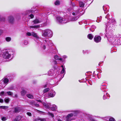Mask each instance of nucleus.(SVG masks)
Returning <instances> with one entry per match:
<instances>
[{
    "mask_svg": "<svg viewBox=\"0 0 121 121\" xmlns=\"http://www.w3.org/2000/svg\"><path fill=\"white\" fill-rule=\"evenodd\" d=\"M110 21L108 22L107 24V25H106V29L105 30V31L106 32V34H107V35H110L112 34L113 32V30L112 29V26L113 24L111 22V23H110Z\"/></svg>",
    "mask_w": 121,
    "mask_h": 121,
    "instance_id": "1",
    "label": "nucleus"
},
{
    "mask_svg": "<svg viewBox=\"0 0 121 121\" xmlns=\"http://www.w3.org/2000/svg\"><path fill=\"white\" fill-rule=\"evenodd\" d=\"M42 35L45 37H51L52 36V32L49 30H45L43 31Z\"/></svg>",
    "mask_w": 121,
    "mask_h": 121,
    "instance_id": "2",
    "label": "nucleus"
},
{
    "mask_svg": "<svg viewBox=\"0 0 121 121\" xmlns=\"http://www.w3.org/2000/svg\"><path fill=\"white\" fill-rule=\"evenodd\" d=\"M43 105L46 108L50 109L52 111H54L56 110V106L55 105H51L50 104H46L45 103H43Z\"/></svg>",
    "mask_w": 121,
    "mask_h": 121,
    "instance_id": "3",
    "label": "nucleus"
},
{
    "mask_svg": "<svg viewBox=\"0 0 121 121\" xmlns=\"http://www.w3.org/2000/svg\"><path fill=\"white\" fill-rule=\"evenodd\" d=\"M3 57L5 59H9L11 56L10 52H9L8 50H4L2 52Z\"/></svg>",
    "mask_w": 121,
    "mask_h": 121,
    "instance_id": "4",
    "label": "nucleus"
},
{
    "mask_svg": "<svg viewBox=\"0 0 121 121\" xmlns=\"http://www.w3.org/2000/svg\"><path fill=\"white\" fill-rule=\"evenodd\" d=\"M78 112L77 111H75L73 112V113H71L68 114L67 116L66 117V121H71V117L73 115H75Z\"/></svg>",
    "mask_w": 121,
    "mask_h": 121,
    "instance_id": "5",
    "label": "nucleus"
},
{
    "mask_svg": "<svg viewBox=\"0 0 121 121\" xmlns=\"http://www.w3.org/2000/svg\"><path fill=\"white\" fill-rule=\"evenodd\" d=\"M57 21L59 23H65L67 22L64 19L62 18L60 16H57L56 18Z\"/></svg>",
    "mask_w": 121,
    "mask_h": 121,
    "instance_id": "6",
    "label": "nucleus"
},
{
    "mask_svg": "<svg viewBox=\"0 0 121 121\" xmlns=\"http://www.w3.org/2000/svg\"><path fill=\"white\" fill-rule=\"evenodd\" d=\"M101 39V37L99 36H95L94 38L95 41L96 43L100 42Z\"/></svg>",
    "mask_w": 121,
    "mask_h": 121,
    "instance_id": "7",
    "label": "nucleus"
},
{
    "mask_svg": "<svg viewBox=\"0 0 121 121\" xmlns=\"http://www.w3.org/2000/svg\"><path fill=\"white\" fill-rule=\"evenodd\" d=\"M109 41L110 40L111 42L112 43H114L115 41L117 40V38L115 36H114L113 37H110L109 39Z\"/></svg>",
    "mask_w": 121,
    "mask_h": 121,
    "instance_id": "8",
    "label": "nucleus"
},
{
    "mask_svg": "<svg viewBox=\"0 0 121 121\" xmlns=\"http://www.w3.org/2000/svg\"><path fill=\"white\" fill-rule=\"evenodd\" d=\"M55 91L53 90L50 91L49 93L48 94V96L51 97H53L55 95Z\"/></svg>",
    "mask_w": 121,
    "mask_h": 121,
    "instance_id": "9",
    "label": "nucleus"
},
{
    "mask_svg": "<svg viewBox=\"0 0 121 121\" xmlns=\"http://www.w3.org/2000/svg\"><path fill=\"white\" fill-rule=\"evenodd\" d=\"M44 42L45 44L46 43L48 46H50L51 44L52 41L48 39H47L45 40Z\"/></svg>",
    "mask_w": 121,
    "mask_h": 121,
    "instance_id": "10",
    "label": "nucleus"
},
{
    "mask_svg": "<svg viewBox=\"0 0 121 121\" xmlns=\"http://www.w3.org/2000/svg\"><path fill=\"white\" fill-rule=\"evenodd\" d=\"M8 20L10 23H13L14 22V18L13 16H10L8 18Z\"/></svg>",
    "mask_w": 121,
    "mask_h": 121,
    "instance_id": "11",
    "label": "nucleus"
},
{
    "mask_svg": "<svg viewBox=\"0 0 121 121\" xmlns=\"http://www.w3.org/2000/svg\"><path fill=\"white\" fill-rule=\"evenodd\" d=\"M2 81H3V86L4 84V85L5 84H6L9 81V80L8 79L6 78H5L4 79H3ZM3 87H2L1 88H3Z\"/></svg>",
    "mask_w": 121,
    "mask_h": 121,
    "instance_id": "12",
    "label": "nucleus"
},
{
    "mask_svg": "<svg viewBox=\"0 0 121 121\" xmlns=\"http://www.w3.org/2000/svg\"><path fill=\"white\" fill-rule=\"evenodd\" d=\"M32 35L36 39H38L39 38V37L38 36L37 34L35 32H32Z\"/></svg>",
    "mask_w": 121,
    "mask_h": 121,
    "instance_id": "13",
    "label": "nucleus"
},
{
    "mask_svg": "<svg viewBox=\"0 0 121 121\" xmlns=\"http://www.w3.org/2000/svg\"><path fill=\"white\" fill-rule=\"evenodd\" d=\"M22 117L21 116H17L16 118L14 120V121H19L21 119Z\"/></svg>",
    "mask_w": 121,
    "mask_h": 121,
    "instance_id": "14",
    "label": "nucleus"
},
{
    "mask_svg": "<svg viewBox=\"0 0 121 121\" xmlns=\"http://www.w3.org/2000/svg\"><path fill=\"white\" fill-rule=\"evenodd\" d=\"M106 86L104 85H102L101 86V88L103 91H106Z\"/></svg>",
    "mask_w": 121,
    "mask_h": 121,
    "instance_id": "15",
    "label": "nucleus"
},
{
    "mask_svg": "<svg viewBox=\"0 0 121 121\" xmlns=\"http://www.w3.org/2000/svg\"><path fill=\"white\" fill-rule=\"evenodd\" d=\"M79 18V17L78 16L74 17H72L71 19V21H75L77 20Z\"/></svg>",
    "mask_w": 121,
    "mask_h": 121,
    "instance_id": "16",
    "label": "nucleus"
},
{
    "mask_svg": "<svg viewBox=\"0 0 121 121\" xmlns=\"http://www.w3.org/2000/svg\"><path fill=\"white\" fill-rule=\"evenodd\" d=\"M54 58L56 60H59L61 61H62V59L59 57L57 55L55 56L54 57Z\"/></svg>",
    "mask_w": 121,
    "mask_h": 121,
    "instance_id": "17",
    "label": "nucleus"
},
{
    "mask_svg": "<svg viewBox=\"0 0 121 121\" xmlns=\"http://www.w3.org/2000/svg\"><path fill=\"white\" fill-rule=\"evenodd\" d=\"M96 28V26L94 25L92 26L91 28L90 29L91 31L92 32H93L95 30V29Z\"/></svg>",
    "mask_w": 121,
    "mask_h": 121,
    "instance_id": "18",
    "label": "nucleus"
},
{
    "mask_svg": "<svg viewBox=\"0 0 121 121\" xmlns=\"http://www.w3.org/2000/svg\"><path fill=\"white\" fill-rule=\"evenodd\" d=\"M94 37V36L91 34H89L87 35V37L88 38L90 39H92Z\"/></svg>",
    "mask_w": 121,
    "mask_h": 121,
    "instance_id": "19",
    "label": "nucleus"
},
{
    "mask_svg": "<svg viewBox=\"0 0 121 121\" xmlns=\"http://www.w3.org/2000/svg\"><path fill=\"white\" fill-rule=\"evenodd\" d=\"M34 24H36L40 23V22L38 19H36L33 21Z\"/></svg>",
    "mask_w": 121,
    "mask_h": 121,
    "instance_id": "20",
    "label": "nucleus"
},
{
    "mask_svg": "<svg viewBox=\"0 0 121 121\" xmlns=\"http://www.w3.org/2000/svg\"><path fill=\"white\" fill-rule=\"evenodd\" d=\"M79 5L80 7H83L84 5V3L80 1L79 2Z\"/></svg>",
    "mask_w": 121,
    "mask_h": 121,
    "instance_id": "21",
    "label": "nucleus"
},
{
    "mask_svg": "<svg viewBox=\"0 0 121 121\" xmlns=\"http://www.w3.org/2000/svg\"><path fill=\"white\" fill-rule=\"evenodd\" d=\"M4 101L6 103H8L10 101V99L9 98H5L4 99Z\"/></svg>",
    "mask_w": 121,
    "mask_h": 121,
    "instance_id": "22",
    "label": "nucleus"
},
{
    "mask_svg": "<svg viewBox=\"0 0 121 121\" xmlns=\"http://www.w3.org/2000/svg\"><path fill=\"white\" fill-rule=\"evenodd\" d=\"M9 107L7 106H0V108H2L5 110L8 108Z\"/></svg>",
    "mask_w": 121,
    "mask_h": 121,
    "instance_id": "23",
    "label": "nucleus"
},
{
    "mask_svg": "<svg viewBox=\"0 0 121 121\" xmlns=\"http://www.w3.org/2000/svg\"><path fill=\"white\" fill-rule=\"evenodd\" d=\"M26 93V91L24 90H22L21 92V95L22 96L25 95Z\"/></svg>",
    "mask_w": 121,
    "mask_h": 121,
    "instance_id": "24",
    "label": "nucleus"
},
{
    "mask_svg": "<svg viewBox=\"0 0 121 121\" xmlns=\"http://www.w3.org/2000/svg\"><path fill=\"white\" fill-rule=\"evenodd\" d=\"M19 111V108L16 107L15 108L14 112L15 113H17Z\"/></svg>",
    "mask_w": 121,
    "mask_h": 121,
    "instance_id": "25",
    "label": "nucleus"
},
{
    "mask_svg": "<svg viewBox=\"0 0 121 121\" xmlns=\"http://www.w3.org/2000/svg\"><path fill=\"white\" fill-rule=\"evenodd\" d=\"M48 73L49 75H53V71L49 70L48 72Z\"/></svg>",
    "mask_w": 121,
    "mask_h": 121,
    "instance_id": "26",
    "label": "nucleus"
},
{
    "mask_svg": "<svg viewBox=\"0 0 121 121\" xmlns=\"http://www.w3.org/2000/svg\"><path fill=\"white\" fill-rule=\"evenodd\" d=\"M47 114L49 115L52 117H54V115L53 114L50 112H48L47 113Z\"/></svg>",
    "mask_w": 121,
    "mask_h": 121,
    "instance_id": "27",
    "label": "nucleus"
},
{
    "mask_svg": "<svg viewBox=\"0 0 121 121\" xmlns=\"http://www.w3.org/2000/svg\"><path fill=\"white\" fill-rule=\"evenodd\" d=\"M40 27V26L39 25H38L36 26H30V28H37L38 27Z\"/></svg>",
    "mask_w": 121,
    "mask_h": 121,
    "instance_id": "28",
    "label": "nucleus"
},
{
    "mask_svg": "<svg viewBox=\"0 0 121 121\" xmlns=\"http://www.w3.org/2000/svg\"><path fill=\"white\" fill-rule=\"evenodd\" d=\"M27 97L29 98L32 99L33 98V96L32 95L30 94H28L27 95Z\"/></svg>",
    "mask_w": 121,
    "mask_h": 121,
    "instance_id": "29",
    "label": "nucleus"
},
{
    "mask_svg": "<svg viewBox=\"0 0 121 121\" xmlns=\"http://www.w3.org/2000/svg\"><path fill=\"white\" fill-rule=\"evenodd\" d=\"M109 95L106 93V95H104L103 96V98L104 99H107V96H109Z\"/></svg>",
    "mask_w": 121,
    "mask_h": 121,
    "instance_id": "30",
    "label": "nucleus"
},
{
    "mask_svg": "<svg viewBox=\"0 0 121 121\" xmlns=\"http://www.w3.org/2000/svg\"><path fill=\"white\" fill-rule=\"evenodd\" d=\"M61 67L62 68V70L61 71V73H65V69L64 68L63 66V65H62L61 66Z\"/></svg>",
    "mask_w": 121,
    "mask_h": 121,
    "instance_id": "31",
    "label": "nucleus"
},
{
    "mask_svg": "<svg viewBox=\"0 0 121 121\" xmlns=\"http://www.w3.org/2000/svg\"><path fill=\"white\" fill-rule=\"evenodd\" d=\"M78 11L79 10H77V12H76L75 13L74 12H73L72 13V14L73 15H78L79 13V12Z\"/></svg>",
    "mask_w": 121,
    "mask_h": 121,
    "instance_id": "32",
    "label": "nucleus"
},
{
    "mask_svg": "<svg viewBox=\"0 0 121 121\" xmlns=\"http://www.w3.org/2000/svg\"><path fill=\"white\" fill-rule=\"evenodd\" d=\"M7 42H9L11 40V38L10 37H7L5 38Z\"/></svg>",
    "mask_w": 121,
    "mask_h": 121,
    "instance_id": "33",
    "label": "nucleus"
},
{
    "mask_svg": "<svg viewBox=\"0 0 121 121\" xmlns=\"http://www.w3.org/2000/svg\"><path fill=\"white\" fill-rule=\"evenodd\" d=\"M8 95H12L13 94V93L11 91H8L7 92Z\"/></svg>",
    "mask_w": 121,
    "mask_h": 121,
    "instance_id": "34",
    "label": "nucleus"
},
{
    "mask_svg": "<svg viewBox=\"0 0 121 121\" xmlns=\"http://www.w3.org/2000/svg\"><path fill=\"white\" fill-rule=\"evenodd\" d=\"M50 90L49 88H47L45 89L44 90V93Z\"/></svg>",
    "mask_w": 121,
    "mask_h": 121,
    "instance_id": "35",
    "label": "nucleus"
},
{
    "mask_svg": "<svg viewBox=\"0 0 121 121\" xmlns=\"http://www.w3.org/2000/svg\"><path fill=\"white\" fill-rule=\"evenodd\" d=\"M60 2L58 0H56L55 3V5H57L59 4Z\"/></svg>",
    "mask_w": 121,
    "mask_h": 121,
    "instance_id": "36",
    "label": "nucleus"
},
{
    "mask_svg": "<svg viewBox=\"0 0 121 121\" xmlns=\"http://www.w3.org/2000/svg\"><path fill=\"white\" fill-rule=\"evenodd\" d=\"M7 119V117H2L1 118V120L2 121H5Z\"/></svg>",
    "mask_w": 121,
    "mask_h": 121,
    "instance_id": "37",
    "label": "nucleus"
},
{
    "mask_svg": "<svg viewBox=\"0 0 121 121\" xmlns=\"http://www.w3.org/2000/svg\"><path fill=\"white\" fill-rule=\"evenodd\" d=\"M38 120L41 121H46V119L45 118H39L38 119Z\"/></svg>",
    "mask_w": 121,
    "mask_h": 121,
    "instance_id": "38",
    "label": "nucleus"
},
{
    "mask_svg": "<svg viewBox=\"0 0 121 121\" xmlns=\"http://www.w3.org/2000/svg\"><path fill=\"white\" fill-rule=\"evenodd\" d=\"M37 112L41 114H45V112L38 110H37Z\"/></svg>",
    "mask_w": 121,
    "mask_h": 121,
    "instance_id": "39",
    "label": "nucleus"
},
{
    "mask_svg": "<svg viewBox=\"0 0 121 121\" xmlns=\"http://www.w3.org/2000/svg\"><path fill=\"white\" fill-rule=\"evenodd\" d=\"M26 35H27L28 36H30L32 35V32L31 33H30L29 32H27L26 34Z\"/></svg>",
    "mask_w": 121,
    "mask_h": 121,
    "instance_id": "40",
    "label": "nucleus"
},
{
    "mask_svg": "<svg viewBox=\"0 0 121 121\" xmlns=\"http://www.w3.org/2000/svg\"><path fill=\"white\" fill-rule=\"evenodd\" d=\"M115 119L112 117L110 118L109 119V121H115Z\"/></svg>",
    "mask_w": 121,
    "mask_h": 121,
    "instance_id": "41",
    "label": "nucleus"
},
{
    "mask_svg": "<svg viewBox=\"0 0 121 121\" xmlns=\"http://www.w3.org/2000/svg\"><path fill=\"white\" fill-rule=\"evenodd\" d=\"M24 44L25 45H26L28 44V42L26 40H25L24 41Z\"/></svg>",
    "mask_w": 121,
    "mask_h": 121,
    "instance_id": "42",
    "label": "nucleus"
},
{
    "mask_svg": "<svg viewBox=\"0 0 121 121\" xmlns=\"http://www.w3.org/2000/svg\"><path fill=\"white\" fill-rule=\"evenodd\" d=\"M110 16V15L108 14L107 15L105 16L106 18H107L108 19V18Z\"/></svg>",
    "mask_w": 121,
    "mask_h": 121,
    "instance_id": "43",
    "label": "nucleus"
},
{
    "mask_svg": "<svg viewBox=\"0 0 121 121\" xmlns=\"http://www.w3.org/2000/svg\"><path fill=\"white\" fill-rule=\"evenodd\" d=\"M27 114L29 116H31L32 115L31 113L30 112H27Z\"/></svg>",
    "mask_w": 121,
    "mask_h": 121,
    "instance_id": "44",
    "label": "nucleus"
},
{
    "mask_svg": "<svg viewBox=\"0 0 121 121\" xmlns=\"http://www.w3.org/2000/svg\"><path fill=\"white\" fill-rule=\"evenodd\" d=\"M3 33V31L2 30H0V35Z\"/></svg>",
    "mask_w": 121,
    "mask_h": 121,
    "instance_id": "45",
    "label": "nucleus"
},
{
    "mask_svg": "<svg viewBox=\"0 0 121 121\" xmlns=\"http://www.w3.org/2000/svg\"><path fill=\"white\" fill-rule=\"evenodd\" d=\"M30 16L31 18H32L34 17V16L33 14H31L30 15Z\"/></svg>",
    "mask_w": 121,
    "mask_h": 121,
    "instance_id": "46",
    "label": "nucleus"
},
{
    "mask_svg": "<svg viewBox=\"0 0 121 121\" xmlns=\"http://www.w3.org/2000/svg\"><path fill=\"white\" fill-rule=\"evenodd\" d=\"M4 91H2L1 92L0 94V95L1 96H2L4 94Z\"/></svg>",
    "mask_w": 121,
    "mask_h": 121,
    "instance_id": "47",
    "label": "nucleus"
},
{
    "mask_svg": "<svg viewBox=\"0 0 121 121\" xmlns=\"http://www.w3.org/2000/svg\"><path fill=\"white\" fill-rule=\"evenodd\" d=\"M5 20V19L4 18H3L1 19V17H0V21H4Z\"/></svg>",
    "mask_w": 121,
    "mask_h": 121,
    "instance_id": "48",
    "label": "nucleus"
},
{
    "mask_svg": "<svg viewBox=\"0 0 121 121\" xmlns=\"http://www.w3.org/2000/svg\"><path fill=\"white\" fill-rule=\"evenodd\" d=\"M4 102L3 100L1 99H0V102L1 103H3Z\"/></svg>",
    "mask_w": 121,
    "mask_h": 121,
    "instance_id": "49",
    "label": "nucleus"
},
{
    "mask_svg": "<svg viewBox=\"0 0 121 121\" xmlns=\"http://www.w3.org/2000/svg\"><path fill=\"white\" fill-rule=\"evenodd\" d=\"M35 106L38 107L39 106V104H35Z\"/></svg>",
    "mask_w": 121,
    "mask_h": 121,
    "instance_id": "50",
    "label": "nucleus"
},
{
    "mask_svg": "<svg viewBox=\"0 0 121 121\" xmlns=\"http://www.w3.org/2000/svg\"><path fill=\"white\" fill-rule=\"evenodd\" d=\"M103 10L104 11H105V10H106V9L105 8V7L103 6Z\"/></svg>",
    "mask_w": 121,
    "mask_h": 121,
    "instance_id": "51",
    "label": "nucleus"
},
{
    "mask_svg": "<svg viewBox=\"0 0 121 121\" xmlns=\"http://www.w3.org/2000/svg\"><path fill=\"white\" fill-rule=\"evenodd\" d=\"M54 62L55 64H57V62L55 60L54 61Z\"/></svg>",
    "mask_w": 121,
    "mask_h": 121,
    "instance_id": "52",
    "label": "nucleus"
},
{
    "mask_svg": "<svg viewBox=\"0 0 121 121\" xmlns=\"http://www.w3.org/2000/svg\"><path fill=\"white\" fill-rule=\"evenodd\" d=\"M36 100L38 101V102H40V103H42V101L40 100Z\"/></svg>",
    "mask_w": 121,
    "mask_h": 121,
    "instance_id": "53",
    "label": "nucleus"
},
{
    "mask_svg": "<svg viewBox=\"0 0 121 121\" xmlns=\"http://www.w3.org/2000/svg\"><path fill=\"white\" fill-rule=\"evenodd\" d=\"M46 48V46L45 45H44L43 46V48L44 49H45Z\"/></svg>",
    "mask_w": 121,
    "mask_h": 121,
    "instance_id": "54",
    "label": "nucleus"
},
{
    "mask_svg": "<svg viewBox=\"0 0 121 121\" xmlns=\"http://www.w3.org/2000/svg\"><path fill=\"white\" fill-rule=\"evenodd\" d=\"M102 17H100V20H101Z\"/></svg>",
    "mask_w": 121,
    "mask_h": 121,
    "instance_id": "55",
    "label": "nucleus"
},
{
    "mask_svg": "<svg viewBox=\"0 0 121 121\" xmlns=\"http://www.w3.org/2000/svg\"><path fill=\"white\" fill-rule=\"evenodd\" d=\"M67 57V56H63V57L64 58H66Z\"/></svg>",
    "mask_w": 121,
    "mask_h": 121,
    "instance_id": "56",
    "label": "nucleus"
},
{
    "mask_svg": "<svg viewBox=\"0 0 121 121\" xmlns=\"http://www.w3.org/2000/svg\"><path fill=\"white\" fill-rule=\"evenodd\" d=\"M91 121H95V120L93 119H92L91 120Z\"/></svg>",
    "mask_w": 121,
    "mask_h": 121,
    "instance_id": "57",
    "label": "nucleus"
},
{
    "mask_svg": "<svg viewBox=\"0 0 121 121\" xmlns=\"http://www.w3.org/2000/svg\"><path fill=\"white\" fill-rule=\"evenodd\" d=\"M58 121H62V120H60V119H58Z\"/></svg>",
    "mask_w": 121,
    "mask_h": 121,
    "instance_id": "58",
    "label": "nucleus"
},
{
    "mask_svg": "<svg viewBox=\"0 0 121 121\" xmlns=\"http://www.w3.org/2000/svg\"><path fill=\"white\" fill-rule=\"evenodd\" d=\"M29 12V11H27L26 12V13H28V12Z\"/></svg>",
    "mask_w": 121,
    "mask_h": 121,
    "instance_id": "59",
    "label": "nucleus"
},
{
    "mask_svg": "<svg viewBox=\"0 0 121 121\" xmlns=\"http://www.w3.org/2000/svg\"><path fill=\"white\" fill-rule=\"evenodd\" d=\"M15 96L16 97H17V95L16 94L15 95Z\"/></svg>",
    "mask_w": 121,
    "mask_h": 121,
    "instance_id": "60",
    "label": "nucleus"
},
{
    "mask_svg": "<svg viewBox=\"0 0 121 121\" xmlns=\"http://www.w3.org/2000/svg\"><path fill=\"white\" fill-rule=\"evenodd\" d=\"M119 40H121V37L119 39Z\"/></svg>",
    "mask_w": 121,
    "mask_h": 121,
    "instance_id": "61",
    "label": "nucleus"
},
{
    "mask_svg": "<svg viewBox=\"0 0 121 121\" xmlns=\"http://www.w3.org/2000/svg\"><path fill=\"white\" fill-rule=\"evenodd\" d=\"M1 82H0V86L1 85Z\"/></svg>",
    "mask_w": 121,
    "mask_h": 121,
    "instance_id": "62",
    "label": "nucleus"
},
{
    "mask_svg": "<svg viewBox=\"0 0 121 121\" xmlns=\"http://www.w3.org/2000/svg\"><path fill=\"white\" fill-rule=\"evenodd\" d=\"M93 30V29L92 28L91 30Z\"/></svg>",
    "mask_w": 121,
    "mask_h": 121,
    "instance_id": "63",
    "label": "nucleus"
},
{
    "mask_svg": "<svg viewBox=\"0 0 121 121\" xmlns=\"http://www.w3.org/2000/svg\"><path fill=\"white\" fill-rule=\"evenodd\" d=\"M120 22H121V20Z\"/></svg>",
    "mask_w": 121,
    "mask_h": 121,
    "instance_id": "64",
    "label": "nucleus"
}]
</instances>
